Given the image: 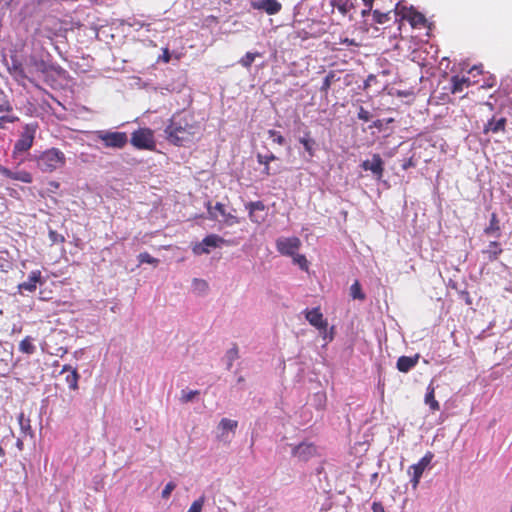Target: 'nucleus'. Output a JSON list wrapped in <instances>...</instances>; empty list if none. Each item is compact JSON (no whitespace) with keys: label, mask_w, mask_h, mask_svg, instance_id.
<instances>
[{"label":"nucleus","mask_w":512,"mask_h":512,"mask_svg":"<svg viewBox=\"0 0 512 512\" xmlns=\"http://www.w3.org/2000/svg\"><path fill=\"white\" fill-rule=\"evenodd\" d=\"M350 296L352 299H357V300H360V301H363L365 300L366 298V295L365 293L362 291V287H361V284L358 280H356L350 287Z\"/></svg>","instance_id":"obj_28"},{"label":"nucleus","mask_w":512,"mask_h":512,"mask_svg":"<svg viewBox=\"0 0 512 512\" xmlns=\"http://www.w3.org/2000/svg\"><path fill=\"white\" fill-rule=\"evenodd\" d=\"M8 69H9L10 74L17 81H21L24 79L30 80V77L28 76L27 67L24 68L22 63L17 58H14V57L11 58V66Z\"/></svg>","instance_id":"obj_16"},{"label":"nucleus","mask_w":512,"mask_h":512,"mask_svg":"<svg viewBox=\"0 0 512 512\" xmlns=\"http://www.w3.org/2000/svg\"><path fill=\"white\" fill-rule=\"evenodd\" d=\"M506 119L501 117L499 119L492 118L484 127V133H498L505 130Z\"/></svg>","instance_id":"obj_21"},{"label":"nucleus","mask_w":512,"mask_h":512,"mask_svg":"<svg viewBox=\"0 0 512 512\" xmlns=\"http://www.w3.org/2000/svg\"><path fill=\"white\" fill-rule=\"evenodd\" d=\"M130 143L138 150L153 151L156 147L154 131L150 128H139L131 134Z\"/></svg>","instance_id":"obj_5"},{"label":"nucleus","mask_w":512,"mask_h":512,"mask_svg":"<svg viewBox=\"0 0 512 512\" xmlns=\"http://www.w3.org/2000/svg\"><path fill=\"white\" fill-rule=\"evenodd\" d=\"M202 242L206 246V248H210V247L215 248V247H218L219 244L223 243L224 239L216 234H210V235L206 236L202 240Z\"/></svg>","instance_id":"obj_30"},{"label":"nucleus","mask_w":512,"mask_h":512,"mask_svg":"<svg viewBox=\"0 0 512 512\" xmlns=\"http://www.w3.org/2000/svg\"><path fill=\"white\" fill-rule=\"evenodd\" d=\"M40 277V271H32L28 277V280L19 285V289L28 292H34L36 290L37 283L40 281Z\"/></svg>","instance_id":"obj_20"},{"label":"nucleus","mask_w":512,"mask_h":512,"mask_svg":"<svg viewBox=\"0 0 512 512\" xmlns=\"http://www.w3.org/2000/svg\"><path fill=\"white\" fill-rule=\"evenodd\" d=\"M277 159L278 158L273 153H269L266 155H262V154L257 155L258 163L264 165L263 174H265L266 176H271V175H274L277 173V171L272 172L270 169V166H269L271 161H274Z\"/></svg>","instance_id":"obj_22"},{"label":"nucleus","mask_w":512,"mask_h":512,"mask_svg":"<svg viewBox=\"0 0 512 512\" xmlns=\"http://www.w3.org/2000/svg\"><path fill=\"white\" fill-rule=\"evenodd\" d=\"M395 14L400 16L398 29L401 30L403 20H407L413 28H422L426 24L425 16L418 12L413 7L401 6L400 3L396 4Z\"/></svg>","instance_id":"obj_6"},{"label":"nucleus","mask_w":512,"mask_h":512,"mask_svg":"<svg viewBox=\"0 0 512 512\" xmlns=\"http://www.w3.org/2000/svg\"><path fill=\"white\" fill-rule=\"evenodd\" d=\"M411 165H412V163H411V161H409L408 163H406V164H404V165H403V168H404V169H407V167H408V166H411Z\"/></svg>","instance_id":"obj_60"},{"label":"nucleus","mask_w":512,"mask_h":512,"mask_svg":"<svg viewBox=\"0 0 512 512\" xmlns=\"http://www.w3.org/2000/svg\"><path fill=\"white\" fill-rule=\"evenodd\" d=\"M59 351H61V356H63L64 354H66V353H67V349L62 348V347H61V348H59Z\"/></svg>","instance_id":"obj_58"},{"label":"nucleus","mask_w":512,"mask_h":512,"mask_svg":"<svg viewBox=\"0 0 512 512\" xmlns=\"http://www.w3.org/2000/svg\"><path fill=\"white\" fill-rule=\"evenodd\" d=\"M0 174L12 180L14 178V172L2 165H0Z\"/></svg>","instance_id":"obj_50"},{"label":"nucleus","mask_w":512,"mask_h":512,"mask_svg":"<svg viewBox=\"0 0 512 512\" xmlns=\"http://www.w3.org/2000/svg\"><path fill=\"white\" fill-rule=\"evenodd\" d=\"M373 512H385L384 507L381 503L374 502L372 505Z\"/></svg>","instance_id":"obj_54"},{"label":"nucleus","mask_w":512,"mask_h":512,"mask_svg":"<svg viewBox=\"0 0 512 512\" xmlns=\"http://www.w3.org/2000/svg\"><path fill=\"white\" fill-rule=\"evenodd\" d=\"M500 231L499 220L496 213H492L489 225L484 229V233L491 235Z\"/></svg>","instance_id":"obj_29"},{"label":"nucleus","mask_w":512,"mask_h":512,"mask_svg":"<svg viewBox=\"0 0 512 512\" xmlns=\"http://www.w3.org/2000/svg\"><path fill=\"white\" fill-rule=\"evenodd\" d=\"M18 422H19V425H20V428H21L22 432H24L25 434H31L32 433L30 419L28 417H26L23 412H21L18 415Z\"/></svg>","instance_id":"obj_33"},{"label":"nucleus","mask_w":512,"mask_h":512,"mask_svg":"<svg viewBox=\"0 0 512 512\" xmlns=\"http://www.w3.org/2000/svg\"><path fill=\"white\" fill-rule=\"evenodd\" d=\"M237 426L238 422L236 420H231L228 418H222L218 425L219 429H221L223 432L228 430L235 431Z\"/></svg>","instance_id":"obj_34"},{"label":"nucleus","mask_w":512,"mask_h":512,"mask_svg":"<svg viewBox=\"0 0 512 512\" xmlns=\"http://www.w3.org/2000/svg\"><path fill=\"white\" fill-rule=\"evenodd\" d=\"M171 59V55L168 48H165L163 51V55L161 56V60L165 63H168Z\"/></svg>","instance_id":"obj_53"},{"label":"nucleus","mask_w":512,"mask_h":512,"mask_svg":"<svg viewBox=\"0 0 512 512\" xmlns=\"http://www.w3.org/2000/svg\"><path fill=\"white\" fill-rule=\"evenodd\" d=\"M381 125H382V123H381L380 120L375 121L374 124H373V126L377 127V128L381 127Z\"/></svg>","instance_id":"obj_57"},{"label":"nucleus","mask_w":512,"mask_h":512,"mask_svg":"<svg viewBox=\"0 0 512 512\" xmlns=\"http://www.w3.org/2000/svg\"><path fill=\"white\" fill-rule=\"evenodd\" d=\"M433 458L434 454L431 451H428L416 464H413L408 468V474L411 476L410 482L413 489L418 487L424 471L431 464Z\"/></svg>","instance_id":"obj_7"},{"label":"nucleus","mask_w":512,"mask_h":512,"mask_svg":"<svg viewBox=\"0 0 512 512\" xmlns=\"http://www.w3.org/2000/svg\"><path fill=\"white\" fill-rule=\"evenodd\" d=\"M365 7H367V11H372L374 0H362Z\"/></svg>","instance_id":"obj_55"},{"label":"nucleus","mask_w":512,"mask_h":512,"mask_svg":"<svg viewBox=\"0 0 512 512\" xmlns=\"http://www.w3.org/2000/svg\"><path fill=\"white\" fill-rule=\"evenodd\" d=\"M293 263L298 265L302 270L307 271L309 268L307 258L305 255L296 253L292 256Z\"/></svg>","instance_id":"obj_37"},{"label":"nucleus","mask_w":512,"mask_h":512,"mask_svg":"<svg viewBox=\"0 0 512 512\" xmlns=\"http://www.w3.org/2000/svg\"><path fill=\"white\" fill-rule=\"evenodd\" d=\"M192 250L195 255L208 254L210 252V249L206 248L202 241L197 243Z\"/></svg>","instance_id":"obj_45"},{"label":"nucleus","mask_w":512,"mask_h":512,"mask_svg":"<svg viewBox=\"0 0 512 512\" xmlns=\"http://www.w3.org/2000/svg\"><path fill=\"white\" fill-rule=\"evenodd\" d=\"M205 504V497L201 496L197 500L193 501L187 512H202Z\"/></svg>","instance_id":"obj_41"},{"label":"nucleus","mask_w":512,"mask_h":512,"mask_svg":"<svg viewBox=\"0 0 512 512\" xmlns=\"http://www.w3.org/2000/svg\"><path fill=\"white\" fill-rule=\"evenodd\" d=\"M299 143L303 145L304 150L308 154L309 158H313L315 156L317 146L315 139L300 140Z\"/></svg>","instance_id":"obj_31"},{"label":"nucleus","mask_w":512,"mask_h":512,"mask_svg":"<svg viewBox=\"0 0 512 512\" xmlns=\"http://www.w3.org/2000/svg\"><path fill=\"white\" fill-rule=\"evenodd\" d=\"M340 44L346 45V46H358V43L355 41V39L350 38H341Z\"/></svg>","instance_id":"obj_51"},{"label":"nucleus","mask_w":512,"mask_h":512,"mask_svg":"<svg viewBox=\"0 0 512 512\" xmlns=\"http://www.w3.org/2000/svg\"><path fill=\"white\" fill-rule=\"evenodd\" d=\"M245 207L249 212V219L252 222L260 224L264 221V217L258 214V212H264L265 210V205L262 201L249 202Z\"/></svg>","instance_id":"obj_14"},{"label":"nucleus","mask_w":512,"mask_h":512,"mask_svg":"<svg viewBox=\"0 0 512 512\" xmlns=\"http://www.w3.org/2000/svg\"><path fill=\"white\" fill-rule=\"evenodd\" d=\"M311 139H314V137L312 136L311 131L308 130L307 127H306L304 132H303V135L298 138V141H300V140H311Z\"/></svg>","instance_id":"obj_52"},{"label":"nucleus","mask_w":512,"mask_h":512,"mask_svg":"<svg viewBox=\"0 0 512 512\" xmlns=\"http://www.w3.org/2000/svg\"><path fill=\"white\" fill-rule=\"evenodd\" d=\"M390 14H391L390 11L389 12H381L378 9H375L372 11L373 20L375 23H378V24H384V23L388 22L391 19Z\"/></svg>","instance_id":"obj_32"},{"label":"nucleus","mask_w":512,"mask_h":512,"mask_svg":"<svg viewBox=\"0 0 512 512\" xmlns=\"http://www.w3.org/2000/svg\"><path fill=\"white\" fill-rule=\"evenodd\" d=\"M251 7L256 10L264 11L268 15H275L281 11L282 4L277 0H253Z\"/></svg>","instance_id":"obj_11"},{"label":"nucleus","mask_w":512,"mask_h":512,"mask_svg":"<svg viewBox=\"0 0 512 512\" xmlns=\"http://www.w3.org/2000/svg\"><path fill=\"white\" fill-rule=\"evenodd\" d=\"M206 207H207L209 218L212 219V220H216L217 219V214L215 213V211H217L222 216H226L225 206H224V204H222L220 202H217L215 204V206H212L211 202L208 201L207 204H206Z\"/></svg>","instance_id":"obj_26"},{"label":"nucleus","mask_w":512,"mask_h":512,"mask_svg":"<svg viewBox=\"0 0 512 512\" xmlns=\"http://www.w3.org/2000/svg\"><path fill=\"white\" fill-rule=\"evenodd\" d=\"M15 512H21V511H15Z\"/></svg>","instance_id":"obj_62"},{"label":"nucleus","mask_w":512,"mask_h":512,"mask_svg":"<svg viewBox=\"0 0 512 512\" xmlns=\"http://www.w3.org/2000/svg\"><path fill=\"white\" fill-rule=\"evenodd\" d=\"M301 247V240L296 237H281L276 240L277 251L284 256L292 257Z\"/></svg>","instance_id":"obj_8"},{"label":"nucleus","mask_w":512,"mask_h":512,"mask_svg":"<svg viewBox=\"0 0 512 512\" xmlns=\"http://www.w3.org/2000/svg\"><path fill=\"white\" fill-rule=\"evenodd\" d=\"M49 185H50L51 187H53L54 189H58V188H59V186H60V184H59L57 181H51V182L49 183Z\"/></svg>","instance_id":"obj_56"},{"label":"nucleus","mask_w":512,"mask_h":512,"mask_svg":"<svg viewBox=\"0 0 512 512\" xmlns=\"http://www.w3.org/2000/svg\"><path fill=\"white\" fill-rule=\"evenodd\" d=\"M502 248L500 243L497 241H491L487 248L482 251L484 255H486L488 261L493 262L496 261L499 255L502 253Z\"/></svg>","instance_id":"obj_19"},{"label":"nucleus","mask_w":512,"mask_h":512,"mask_svg":"<svg viewBox=\"0 0 512 512\" xmlns=\"http://www.w3.org/2000/svg\"><path fill=\"white\" fill-rule=\"evenodd\" d=\"M305 317L312 326L319 330H326L328 323L323 318V314L321 313L320 308L317 307L313 308L312 310H307Z\"/></svg>","instance_id":"obj_13"},{"label":"nucleus","mask_w":512,"mask_h":512,"mask_svg":"<svg viewBox=\"0 0 512 512\" xmlns=\"http://www.w3.org/2000/svg\"><path fill=\"white\" fill-rule=\"evenodd\" d=\"M223 217H224V222L227 225H234V224L239 223V219L230 213H226V216H223Z\"/></svg>","instance_id":"obj_49"},{"label":"nucleus","mask_w":512,"mask_h":512,"mask_svg":"<svg viewBox=\"0 0 512 512\" xmlns=\"http://www.w3.org/2000/svg\"><path fill=\"white\" fill-rule=\"evenodd\" d=\"M370 12H371V11H367V8H366V9H364V10L362 11V13H361V14H362V16L364 17V16H366V15H367L368 13H370Z\"/></svg>","instance_id":"obj_59"},{"label":"nucleus","mask_w":512,"mask_h":512,"mask_svg":"<svg viewBox=\"0 0 512 512\" xmlns=\"http://www.w3.org/2000/svg\"><path fill=\"white\" fill-rule=\"evenodd\" d=\"M331 5L333 8L337 9L342 16H346L353 8V4L350 0H331Z\"/></svg>","instance_id":"obj_24"},{"label":"nucleus","mask_w":512,"mask_h":512,"mask_svg":"<svg viewBox=\"0 0 512 512\" xmlns=\"http://www.w3.org/2000/svg\"><path fill=\"white\" fill-rule=\"evenodd\" d=\"M138 260L140 264H151L153 266H157L159 264V260L157 258L152 257L149 253L143 252L138 255Z\"/></svg>","instance_id":"obj_39"},{"label":"nucleus","mask_w":512,"mask_h":512,"mask_svg":"<svg viewBox=\"0 0 512 512\" xmlns=\"http://www.w3.org/2000/svg\"><path fill=\"white\" fill-rule=\"evenodd\" d=\"M268 134L270 137L273 138V141L278 145L285 144V138L278 131L271 129L268 131Z\"/></svg>","instance_id":"obj_42"},{"label":"nucleus","mask_w":512,"mask_h":512,"mask_svg":"<svg viewBox=\"0 0 512 512\" xmlns=\"http://www.w3.org/2000/svg\"><path fill=\"white\" fill-rule=\"evenodd\" d=\"M317 448L313 443L302 442L292 449V455L299 461L306 462L316 456Z\"/></svg>","instance_id":"obj_9"},{"label":"nucleus","mask_w":512,"mask_h":512,"mask_svg":"<svg viewBox=\"0 0 512 512\" xmlns=\"http://www.w3.org/2000/svg\"><path fill=\"white\" fill-rule=\"evenodd\" d=\"M36 348L33 344V338L30 336H26L21 342L19 343V351L25 354H33L35 352Z\"/></svg>","instance_id":"obj_27"},{"label":"nucleus","mask_w":512,"mask_h":512,"mask_svg":"<svg viewBox=\"0 0 512 512\" xmlns=\"http://www.w3.org/2000/svg\"><path fill=\"white\" fill-rule=\"evenodd\" d=\"M166 139L175 146H187L199 134V123L193 114L177 112L169 119L165 130Z\"/></svg>","instance_id":"obj_1"},{"label":"nucleus","mask_w":512,"mask_h":512,"mask_svg":"<svg viewBox=\"0 0 512 512\" xmlns=\"http://www.w3.org/2000/svg\"><path fill=\"white\" fill-rule=\"evenodd\" d=\"M262 55L258 52H255V53H252V52H247L239 61V63L245 67V68H250L252 63L255 61V58L256 57H261Z\"/></svg>","instance_id":"obj_35"},{"label":"nucleus","mask_w":512,"mask_h":512,"mask_svg":"<svg viewBox=\"0 0 512 512\" xmlns=\"http://www.w3.org/2000/svg\"><path fill=\"white\" fill-rule=\"evenodd\" d=\"M38 127L39 126L37 122L27 123L23 127L19 139L15 142L13 147L12 155L14 158L30 150V148L33 146Z\"/></svg>","instance_id":"obj_3"},{"label":"nucleus","mask_w":512,"mask_h":512,"mask_svg":"<svg viewBox=\"0 0 512 512\" xmlns=\"http://www.w3.org/2000/svg\"><path fill=\"white\" fill-rule=\"evenodd\" d=\"M13 110L12 105L8 99V96L0 91V113H9Z\"/></svg>","instance_id":"obj_36"},{"label":"nucleus","mask_w":512,"mask_h":512,"mask_svg":"<svg viewBox=\"0 0 512 512\" xmlns=\"http://www.w3.org/2000/svg\"><path fill=\"white\" fill-rule=\"evenodd\" d=\"M28 76L34 74H47L51 70V65L42 58L31 55L27 62Z\"/></svg>","instance_id":"obj_10"},{"label":"nucleus","mask_w":512,"mask_h":512,"mask_svg":"<svg viewBox=\"0 0 512 512\" xmlns=\"http://www.w3.org/2000/svg\"><path fill=\"white\" fill-rule=\"evenodd\" d=\"M13 180L21 181L23 183H31L33 181V177L30 172L22 170L14 172Z\"/></svg>","instance_id":"obj_38"},{"label":"nucleus","mask_w":512,"mask_h":512,"mask_svg":"<svg viewBox=\"0 0 512 512\" xmlns=\"http://www.w3.org/2000/svg\"><path fill=\"white\" fill-rule=\"evenodd\" d=\"M18 119L19 118L17 116H12V115L0 116V128H3L5 123H14V122L18 121Z\"/></svg>","instance_id":"obj_46"},{"label":"nucleus","mask_w":512,"mask_h":512,"mask_svg":"<svg viewBox=\"0 0 512 512\" xmlns=\"http://www.w3.org/2000/svg\"><path fill=\"white\" fill-rule=\"evenodd\" d=\"M68 373L65 377V382L71 390L78 389V382L80 375L76 368H72L70 365H64L62 367L61 373Z\"/></svg>","instance_id":"obj_17"},{"label":"nucleus","mask_w":512,"mask_h":512,"mask_svg":"<svg viewBox=\"0 0 512 512\" xmlns=\"http://www.w3.org/2000/svg\"><path fill=\"white\" fill-rule=\"evenodd\" d=\"M419 358V354H415L414 356H400L397 360L396 367L398 371L408 373L418 364Z\"/></svg>","instance_id":"obj_15"},{"label":"nucleus","mask_w":512,"mask_h":512,"mask_svg":"<svg viewBox=\"0 0 512 512\" xmlns=\"http://www.w3.org/2000/svg\"><path fill=\"white\" fill-rule=\"evenodd\" d=\"M227 357L229 359V367L232 366V361L238 358V349L237 347H233L227 352Z\"/></svg>","instance_id":"obj_48"},{"label":"nucleus","mask_w":512,"mask_h":512,"mask_svg":"<svg viewBox=\"0 0 512 512\" xmlns=\"http://www.w3.org/2000/svg\"><path fill=\"white\" fill-rule=\"evenodd\" d=\"M450 82V91L452 94L461 93L464 90V88L470 86V79L465 76L454 75L451 77Z\"/></svg>","instance_id":"obj_18"},{"label":"nucleus","mask_w":512,"mask_h":512,"mask_svg":"<svg viewBox=\"0 0 512 512\" xmlns=\"http://www.w3.org/2000/svg\"><path fill=\"white\" fill-rule=\"evenodd\" d=\"M176 488V484L174 482H168L164 489L162 490L161 496L164 499H168L172 493V491Z\"/></svg>","instance_id":"obj_44"},{"label":"nucleus","mask_w":512,"mask_h":512,"mask_svg":"<svg viewBox=\"0 0 512 512\" xmlns=\"http://www.w3.org/2000/svg\"><path fill=\"white\" fill-rule=\"evenodd\" d=\"M5 454L4 449L0 446V455L3 456Z\"/></svg>","instance_id":"obj_61"},{"label":"nucleus","mask_w":512,"mask_h":512,"mask_svg":"<svg viewBox=\"0 0 512 512\" xmlns=\"http://www.w3.org/2000/svg\"><path fill=\"white\" fill-rule=\"evenodd\" d=\"M37 167L45 173H52L66 164L65 154L58 148L52 147L36 156Z\"/></svg>","instance_id":"obj_2"},{"label":"nucleus","mask_w":512,"mask_h":512,"mask_svg":"<svg viewBox=\"0 0 512 512\" xmlns=\"http://www.w3.org/2000/svg\"><path fill=\"white\" fill-rule=\"evenodd\" d=\"M358 118L362 121H369L370 118H371V114L369 111H367L366 109H364L363 107H360L359 109V112H358Z\"/></svg>","instance_id":"obj_47"},{"label":"nucleus","mask_w":512,"mask_h":512,"mask_svg":"<svg viewBox=\"0 0 512 512\" xmlns=\"http://www.w3.org/2000/svg\"><path fill=\"white\" fill-rule=\"evenodd\" d=\"M49 239L51 240V242L53 244H55V243H64L65 242L64 236L59 234L58 232H56L54 230H50L49 231Z\"/></svg>","instance_id":"obj_43"},{"label":"nucleus","mask_w":512,"mask_h":512,"mask_svg":"<svg viewBox=\"0 0 512 512\" xmlns=\"http://www.w3.org/2000/svg\"><path fill=\"white\" fill-rule=\"evenodd\" d=\"M94 136L105 148L112 149H123L129 141L126 132L98 130L94 132Z\"/></svg>","instance_id":"obj_4"},{"label":"nucleus","mask_w":512,"mask_h":512,"mask_svg":"<svg viewBox=\"0 0 512 512\" xmlns=\"http://www.w3.org/2000/svg\"><path fill=\"white\" fill-rule=\"evenodd\" d=\"M425 403L429 405L432 411L440 410L439 402L435 399V387L433 386L432 382L427 387Z\"/></svg>","instance_id":"obj_23"},{"label":"nucleus","mask_w":512,"mask_h":512,"mask_svg":"<svg viewBox=\"0 0 512 512\" xmlns=\"http://www.w3.org/2000/svg\"><path fill=\"white\" fill-rule=\"evenodd\" d=\"M361 167L365 171H371L378 180L383 177L384 162L379 154H374L371 161H363Z\"/></svg>","instance_id":"obj_12"},{"label":"nucleus","mask_w":512,"mask_h":512,"mask_svg":"<svg viewBox=\"0 0 512 512\" xmlns=\"http://www.w3.org/2000/svg\"><path fill=\"white\" fill-rule=\"evenodd\" d=\"M198 390H182L180 400L183 403H188L194 399L195 396L199 395Z\"/></svg>","instance_id":"obj_40"},{"label":"nucleus","mask_w":512,"mask_h":512,"mask_svg":"<svg viewBox=\"0 0 512 512\" xmlns=\"http://www.w3.org/2000/svg\"><path fill=\"white\" fill-rule=\"evenodd\" d=\"M339 80L340 77L337 76V73L335 71H329L323 80V83L320 87V92L327 94L332 84Z\"/></svg>","instance_id":"obj_25"}]
</instances>
